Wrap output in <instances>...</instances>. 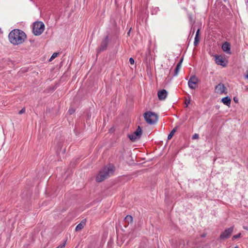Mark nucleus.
Returning <instances> with one entry per match:
<instances>
[{
  "label": "nucleus",
  "instance_id": "obj_1",
  "mask_svg": "<svg viewBox=\"0 0 248 248\" xmlns=\"http://www.w3.org/2000/svg\"><path fill=\"white\" fill-rule=\"evenodd\" d=\"M26 38V34L21 30L15 29L9 34L10 42L14 45L22 44Z\"/></svg>",
  "mask_w": 248,
  "mask_h": 248
},
{
  "label": "nucleus",
  "instance_id": "obj_2",
  "mask_svg": "<svg viewBox=\"0 0 248 248\" xmlns=\"http://www.w3.org/2000/svg\"><path fill=\"white\" fill-rule=\"evenodd\" d=\"M114 171L113 167L112 165H108L104 168L100 170L96 176V181L97 182H101L106 179L111 175Z\"/></svg>",
  "mask_w": 248,
  "mask_h": 248
},
{
  "label": "nucleus",
  "instance_id": "obj_3",
  "mask_svg": "<svg viewBox=\"0 0 248 248\" xmlns=\"http://www.w3.org/2000/svg\"><path fill=\"white\" fill-rule=\"evenodd\" d=\"M144 117L145 121L149 124H155L158 121V116L155 113L151 111H148L144 114Z\"/></svg>",
  "mask_w": 248,
  "mask_h": 248
},
{
  "label": "nucleus",
  "instance_id": "obj_4",
  "mask_svg": "<svg viewBox=\"0 0 248 248\" xmlns=\"http://www.w3.org/2000/svg\"><path fill=\"white\" fill-rule=\"evenodd\" d=\"M45 30V25L42 22H35L33 24L32 31L35 35H40Z\"/></svg>",
  "mask_w": 248,
  "mask_h": 248
},
{
  "label": "nucleus",
  "instance_id": "obj_5",
  "mask_svg": "<svg viewBox=\"0 0 248 248\" xmlns=\"http://www.w3.org/2000/svg\"><path fill=\"white\" fill-rule=\"evenodd\" d=\"M142 133V130L140 126L133 134L129 135V138L132 141H135L140 138Z\"/></svg>",
  "mask_w": 248,
  "mask_h": 248
},
{
  "label": "nucleus",
  "instance_id": "obj_6",
  "mask_svg": "<svg viewBox=\"0 0 248 248\" xmlns=\"http://www.w3.org/2000/svg\"><path fill=\"white\" fill-rule=\"evenodd\" d=\"M233 230V227L226 229L220 235V239H227L230 237Z\"/></svg>",
  "mask_w": 248,
  "mask_h": 248
},
{
  "label": "nucleus",
  "instance_id": "obj_7",
  "mask_svg": "<svg viewBox=\"0 0 248 248\" xmlns=\"http://www.w3.org/2000/svg\"><path fill=\"white\" fill-rule=\"evenodd\" d=\"M198 78L196 76H192L188 82V85L190 88L195 89L197 87Z\"/></svg>",
  "mask_w": 248,
  "mask_h": 248
},
{
  "label": "nucleus",
  "instance_id": "obj_8",
  "mask_svg": "<svg viewBox=\"0 0 248 248\" xmlns=\"http://www.w3.org/2000/svg\"><path fill=\"white\" fill-rule=\"evenodd\" d=\"M108 43V36L107 35L102 41L100 46L99 48V52L105 50L107 49Z\"/></svg>",
  "mask_w": 248,
  "mask_h": 248
},
{
  "label": "nucleus",
  "instance_id": "obj_9",
  "mask_svg": "<svg viewBox=\"0 0 248 248\" xmlns=\"http://www.w3.org/2000/svg\"><path fill=\"white\" fill-rule=\"evenodd\" d=\"M226 87L222 83H219L215 87L216 93L219 94H222L225 92Z\"/></svg>",
  "mask_w": 248,
  "mask_h": 248
},
{
  "label": "nucleus",
  "instance_id": "obj_10",
  "mask_svg": "<svg viewBox=\"0 0 248 248\" xmlns=\"http://www.w3.org/2000/svg\"><path fill=\"white\" fill-rule=\"evenodd\" d=\"M168 95V92L165 89L159 91L157 93L158 99L160 100H163L166 99Z\"/></svg>",
  "mask_w": 248,
  "mask_h": 248
},
{
  "label": "nucleus",
  "instance_id": "obj_11",
  "mask_svg": "<svg viewBox=\"0 0 248 248\" xmlns=\"http://www.w3.org/2000/svg\"><path fill=\"white\" fill-rule=\"evenodd\" d=\"M216 62L218 65H220L223 66H225L226 65L225 63V59L221 56H216Z\"/></svg>",
  "mask_w": 248,
  "mask_h": 248
},
{
  "label": "nucleus",
  "instance_id": "obj_12",
  "mask_svg": "<svg viewBox=\"0 0 248 248\" xmlns=\"http://www.w3.org/2000/svg\"><path fill=\"white\" fill-rule=\"evenodd\" d=\"M222 48L223 50L227 54H231L230 44L228 42H225L222 45Z\"/></svg>",
  "mask_w": 248,
  "mask_h": 248
},
{
  "label": "nucleus",
  "instance_id": "obj_13",
  "mask_svg": "<svg viewBox=\"0 0 248 248\" xmlns=\"http://www.w3.org/2000/svg\"><path fill=\"white\" fill-rule=\"evenodd\" d=\"M222 102L227 106H230L231 99L228 96L225 97L221 99Z\"/></svg>",
  "mask_w": 248,
  "mask_h": 248
},
{
  "label": "nucleus",
  "instance_id": "obj_14",
  "mask_svg": "<svg viewBox=\"0 0 248 248\" xmlns=\"http://www.w3.org/2000/svg\"><path fill=\"white\" fill-rule=\"evenodd\" d=\"M85 225V222L83 221H81L79 224H78L76 227V231H80L83 228L84 226Z\"/></svg>",
  "mask_w": 248,
  "mask_h": 248
},
{
  "label": "nucleus",
  "instance_id": "obj_15",
  "mask_svg": "<svg viewBox=\"0 0 248 248\" xmlns=\"http://www.w3.org/2000/svg\"><path fill=\"white\" fill-rule=\"evenodd\" d=\"M176 129H177V127H175L171 130V131L170 132V133L169 134V135L168 136V140H170L171 139V138L172 137V136H173V135L176 131Z\"/></svg>",
  "mask_w": 248,
  "mask_h": 248
},
{
  "label": "nucleus",
  "instance_id": "obj_16",
  "mask_svg": "<svg viewBox=\"0 0 248 248\" xmlns=\"http://www.w3.org/2000/svg\"><path fill=\"white\" fill-rule=\"evenodd\" d=\"M181 68V66L180 65V64H177L175 69L174 76H177L178 75Z\"/></svg>",
  "mask_w": 248,
  "mask_h": 248
},
{
  "label": "nucleus",
  "instance_id": "obj_17",
  "mask_svg": "<svg viewBox=\"0 0 248 248\" xmlns=\"http://www.w3.org/2000/svg\"><path fill=\"white\" fill-rule=\"evenodd\" d=\"M125 221L128 222L129 223V222H132L133 221V217L131 216L127 215L124 218Z\"/></svg>",
  "mask_w": 248,
  "mask_h": 248
},
{
  "label": "nucleus",
  "instance_id": "obj_18",
  "mask_svg": "<svg viewBox=\"0 0 248 248\" xmlns=\"http://www.w3.org/2000/svg\"><path fill=\"white\" fill-rule=\"evenodd\" d=\"M200 36H197V35H195L194 42V45L195 46H196L198 44V43L200 41Z\"/></svg>",
  "mask_w": 248,
  "mask_h": 248
},
{
  "label": "nucleus",
  "instance_id": "obj_19",
  "mask_svg": "<svg viewBox=\"0 0 248 248\" xmlns=\"http://www.w3.org/2000/svg\"><path fill=\"white\" fill-rule=\"evenodd\" d=\"M58 53H54L51 56V57H50V58L49 59V61H52L54 59H55L56 57H57L58 56Z\"/></svg>",
  "mask_w": 248,
  "mask_h": 248
},
{
  "label": "nucleus",
  "instance_id": "obj_20",
  "mask_svg": "<svg viewBox=\"0 0 248 248\" xmlns=\"http://www.w3.org/2000/svg\"><path fill=\"white\" fill-rule=\"evenodd\" d=\"M241 233H239L237 234L234 235L232 236V240H233L235 239L238 238L241 236Z\"/></svg>",
  "mask_w": 248,
  "mask_h": 248
},
{
  "label": "nucleus",
  "instance_id": "obj_21",
  "mask_svg": "<svg viewBox=\"0 0 248 248\" xmlns=\"http://www.w3.org/2000/svg\"><path fill=\"white\" fill-rule=\"evenodd\" d=\"M199 138V136L198 134L197 133H195L194 134L193 136H192V139L193 140H196V139H198Z\"/></svg>",
  "mask_w": 248,
  "mask_h": 248
},
{
  "label": "nucleus",
  "instance_id": "obj_22",
  "mask_svg": "<svg viewBox=\"0 0 248 248\" xmlns=\"http://www.w3.org/2000/svg\"><path fill=\"white\" fill-rule=\"evenodd\" d=\"M25 112V108H23L22 109H21L19 111V114H22V113H24Z\"/></svg>",
  "mask_w": 248,
  "mask_h": 248
},
{
  "label": "nucleus",
  "instance_id": "obj_23",
  "mask_svg": "<svg viewBox=\"0 0 248 248\" xmlns=\"http://www.w3.org/2000/svg\"><path fill=\"white\" fill-rule=\"evenodd\" d=\"M129 62L131 64H134V60L132 58H130L129 59Z\"/></svg>",
  "mask_w": 248,
  "mask_h": 248
},
{
  "label": "nucleus",
  "instance_id": "obj_24",
  "mask_svg": "<svg viewBox=\"0 0 248 248\" xmlns=\"http://www.w3.org/2000/svg\"><path fill=\"white\" fill-rule=\"evenodd\" d=\"M65 243H64L62 244L61 245H60V246H58V247H57L56 248H64V247H65Z\"/></svg>",
  "mask_w": 248,
  "mask_h": 248
},
{
  "label": "nucleus",
  "instance_id": "obj_25",
  "mask_svg": "<svg viewBox=\"0 0 248 248\" xmlns=\"http://www.w3.org/2000/svg\"><path fill=\"white\" fill-rule=\"evenodd\" d=\"M68 111L70 114H72L74 112V110L73 109H70Z\"/></svg>",
  "mask_w": 248,
  "mask_h": 248
},
{
  "label": "nucleus",
  "instance_id": "obj_26",
  "mask_svg": "<svg viewBox=\"0 0 248 248\" xmlns=\"http://www.w3.org/2000/svg\"><path fill=\"white\" fill-rule=\"evenodd\" d=\"M199 33H200V29H198L197 31L196 35H197V36H199Z\"/></svg>",
  "mask_w": 248,
  "mask_h": 248
},
{
  "label": "nucleus",
  "instance_id": "obj_27",
  "mask_svg": "<svg viewBox=\"0 0 248 248\" xmlns=\"http://www.w3.org/2000/svg\"><path fill=\"white\" fill-rule=\"evenodd\" d=\"M183 62V59H181L180 62L177 64H180V65L181 66L182 62Z\"/></svg>",
  "mask_w": 248,
  "mask_h": 248
},
{
  "label": "nucleus",
  "instance_id": "obj_28",
  "mask_svg": "<svg viewBox=\"0 0 248 248\" xmlns=\"http://www.w3.org/2000/svg\"><path fill=\"white\" fill-rule=\"evenodd\" d=\"M243 228L245 230H248V227L247 226H243Z\"/></svg>",
  "mask_w": 248,
  "mask_h": 248
},
{
  "label": "nucleus",
  "instance_id": "obj_29",
  "mask_svg": "<svg viewBox=\"0 0 248 248\" xmlns=\"http://www.w3.org/2000/svg\"><path fill=\"white\" fill-rule=\"evenodd\" d=\"M246 92H248V87L246 86V88H245V90Z\"/></svg>",
  "mask_w": 248,
  "mask_h": 248
},
{
  "label": "nucleus",
  "instance_id": "obj_30",
  "mask_svg": "<svg viewBox=\"0 0 248 248\" xmlns=\"http://www.w3.org/2000/svg\"><path fill=\"white\" fill-rule=\"evenodd\" d=\"M189 103V101L188 102V103H186V107H187L188 104Z\"/></svg>",
  "mask_w": 248,
  "mask_h": 248
},
{
  "label": "nucleus",
  "instance_id": "obj_31",
  "mask_svg": "<svg viewBox=\"0 0 248 248\" xmlns=\"http://www.w3.org/2000/svg\"><path fill=\"white\" fill-rule=\"evenodd\" d=\"M233 99H234V101L235 102H236V101H236V99H235V97L233 98Z\"/></svg>",
  "mask_w": 248,
  "mask_h": 248
},
{
  "label": "nucleus",
  "instance_id": "obj_32",
  "mask_svg": "<svg viewBox=\"0 0 248 248\" xmlns=\"http://www.w3.org/2000/svg\"><path fill=\"white\" fill-rule=\"evenodd\" d=\"M234 248H239L238 246H236L234 247Z\"/></svg>",
  "mask_w": 248,
  "mask_h": 248
},
{
  "label": "nucleus",
  "instance_id": "obj_33",
  "mask_svg": "<svg viewBox=\"0 0 248 248\" xmlns=\"http://www.w3.org/2000/svg\"><path fill=\"white\" fill-rule=\"evenodd\" d=\"M130 30H129V31H128V34H129V33H130Z\"/></svg>",
  "mask_w": 248,
  "mask_h": 248
}]
</instances>
